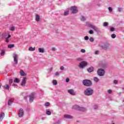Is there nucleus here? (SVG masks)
Wrapping results in <instances>:
<instances>
[{"label": "nucleus", "instance_id": "1", "mask_svg": "<svg viewBox=\"0 0 124 124\" xmlns=\"http://www.w3.org/2000/svg\"><path fill=\"white\" fill-rule=\"evenodd\" d=\"M84 94L87 96H90L93 94V90L91 88H88L84 90Z\"/></svg>", "mask_w": 124, "mask_h": 124}, {"label": "nucleus", "instance_id": "2", "mask_svg": "<svg viewBox=\"0 0 124 124\" xmlns=\"http://www.w3.org/2000/svg\"><path fill=\"white\" fill-rule=\"evenodd\" d=\"M72 108L73 109H75V110H78V111H81L82 112H86V111H87L86 108L80 107L76 105H74Z\"/></svg>", "mask_w": 124, "mask_h": 124}, {"label": "nucleus", "instance_id": "3", "mask_svg": "<svg viewBox=\"0 0 124 124\" xmlns=\"http://www.w3.org/2000/svg\"><path fill=\"white\" fill-rule=\"evenodd\" d=\"M82 83L85 87H91L92 86V81L89 79H84L82 81Z\"/></svg>", "mask_w": 124, "mask_h": 124}, {"label": "nucleus", "instance_id": "4", "mask_svg": "<svg viewBox=\"0 0 124 124\" xmlns=\"http://www.w3.org/2000/svg\"><path fill=\"white\" fill-rule=\"evenodd\" d=\"M102 49L105 50V51H107V50H110L111 49V46H110V44L106 43L103 45L101 46Z\"/></svg>", "mask_w": 124, "mask_h": 124}, {"label": "nucleus", "instance_id": "5", "mask_svg": "<svg viewBox=\"0 0 124 124\" xmlns=\"http://www.w3.org/2000/svg\"><path fill=\"white\" fill-rule=\"evenodd\" d=\"M89 64V63H88V62L86 61H82L79 64L78 66L80 68H85L87 65Z\"/></svg>", "mask_w": 124, "mask_h": 124}, {"label": "nucleus", "instance_id": "6", "mask_svg": "<svg viewBox=\"0 0 124 124\" xmlns=\"http://www.w3.org/2000/svg\"><path fill=\"white\" fill-rule=\"evenodd\" d=\"M88 27H89V28H91V29H93L96 32H100V30H99L98 28L95 27V26L94 25H93L91 24H88Z\"/></svg>", "mask_w": 124, "mask_h": 124}, {"label": "nucleus", "instance_id": "7", "mask_svg": "<svg viewBox=\"0 0 124 124\" xmlns=\"http://www.w3.org/2000/svg\"><path fill=\"white\" fill-rule=\"evenodd\" d=\"M71 13L72 14H76V13H78V8L76 6H72L70 8Z\"/></svg>", "mask_w": 124, "mask_h": 124}, {"label": "nucleus", "instance_id": "8", "mask_svg": "<svg viewBox=\"0 0 124 124\" xmlns=\"http://www.w3.org/2000/svg\"><path fill=\"white\" fill-rule=\"evenodd\" d=\"M13 57L14 58V65L15 66L18 64V55L14 53Z\"/></svg>", "mask_w": 124, "mask_h": 124}, {"label": "nucleus", "instance_id": "9", "mask_svg": "<svg viewBox=\"0 0 124 124\" xmlns=\"http://www.w3.org/2000/svg\"><path fill=\"white\" fill-rule=\"evenodd\" d=\"M97 72L99 76H104V74H105V71H104L103 69H99Z\"/></svg>", "mask_w": 124, "mask_h": 124}, {"label": "nucleus", "instance_id": "10", "mask_svg": "<svg viewBox=\"0 0 124 124\" xmlns=\"http://www.w3.org/2000/svg\"><path fill=\"white\" fill-rule=\"evenodd\" d=\"M29 102H30V103H31L33 102V99H34V93H31L29 95Z\"/></svg>", "mask_w": 124, "mask_h": 124}, {"label": "nucleus", "instance_id": "11", "mask_svg": "<svg viewBox=\"0 0 124 124\" xmlns=\"http://www.w3.org/2000/svg\"><path fill=\"white\" fill-rule=\"evenodd\" d=\"M27 81H28V78H24L22 80L21 86L22 87H25L26 86V84L27 83Z\"/></svg>", "mask_w": 124, "mask_h": 124}, {"label": "nucleus", "instance_id": "12", "mask_svg": "<svg viewBox=\"0 0 124 124\" xmlns=\"http://www.w3.org/2000/svg\"><path fill=\"white\" fill-rule=\"evenodd\" d=\"M24 109L20 108L18 112V117H19V118H22V117L24 116Z\"/></svg>", "mask_w": 124, "mask_h": 124}, {"label": "nucleus", "instance_id": "13", "mask_svg": "<svg viewBox=\"0 0 124 124\" xmlns=\"http://www.w3.org/2000/svg\"><path fill=\"white\" fill-rule=\"evenodd\" d=\"M67 92L71 95H75L76 94V93H75V91L73 89H69Z\"/></svg>", "mask_w": 124, "mask_h": 124}, {"label": "nucleus", "instance_id": "14", "mask_svg": "<svg viewBox=\"0 0 124 124\" xmlns=\"http://www.w3.org/2000/svg\"><path fill=\"white\" fill-rule=\"evenodd\" d=\"M63 117L65 119H73V116L69 114H65Z\"/></svg>", "mask_w": 124, "mask_h": 124}, {"label": "nucleus", "instance_id": "15", "mask_svg": "<svg viewBox=\"0 0 124 124\" xmlns=\"http://www.w3.org/2000/svg\"><path fill=\"white\" fill-rule=\"evenodd\" d=\"M5 115L4 114V112H2L0 114V122H1L2 120H3V118H4V116Z\"/></svg>", "mask_w": 124, "mask_h": 124}, {"label": "nucleus", "instance_id": "16", "mask_svg": "<svg viewBox=\"0 0 124 124\" xmlns=\"http://www.w3.org/2000/svg\"><path fill=\"white\" fill-rule=\"evenodd\" d=\"M35 21H36V22H39L40 21V16H39V15H36Z\"/></svg>", "mask_w": 124, "mask_h": 124}, {"label": "nucleus", "instance_id": "17", "mask_svg": "<svg viewBox=\"0 0 124 124\" xmlns=\"http://www.w3.org/2000/svg\"><path fill=\"white\" fill-rule=\"evenodd\" d=\"M53 32H54L55 35H58L60 34V32L59 31V29L56 28L53 30Z\"/></svg>", "mask_w": 124, "mask_h": 124}, {"label": "nucleus", "instance_id": "18", "mask_svg": "<svg viewBox=\"0 0 124 124\" xmlns=\"http://www.w3.org/2000/svg\"><path fill=\"white\" fill-rule=\"evenodd\" d=\"M19 73H20L21 76H27V74H26L25 72H24V71H23L22 70H20Z\"/></svg>", "mask_w": 124, "mask_h": 124}, {"label": "nucleus", "instance_id": "19", "mask_svg": "<svg viewBox=\"0 0 124 124\" xmlns=\"http://www.w3.org/2000/svg\"><path fill=\"white\" fill-rule=\"evenodd\" d=\"M93 70H94L93 67H90L88 69V71L90 73L93 72Z\"/></svg>", "mask_w": 124, "mask_h": 124}, {"label": "nucleus", "instance_id": "20", "mask_svg": "<svg viewBox=\"0 0 124 124\" xmlns=\"http://www.w3.org/2000/svg\"><path fill=\"white\" fill-rule=\"evenodd\" d=\"M11 37V35L9 34L8 37L5 38V42L7 43H8L9 42V39Z\"/></svg>", "mask_w": 124, "mask_h": 124}, {"label": "nucleus", "instance_id": "21", "mask_svg": "<svg viewBox=\"0 0 124 124\" xmlns=\"http://www.w3.org/2000/svg\"><path fill=\"white\" fill-rule=\"evenodd\" d=\"M76 61H77V62H83V61H84V59L82 57H78L76 59Z\"/></svg>", "mask_w": 124, "mask_h": 124}, {"label": "nucleus", "instance_id": "22", "mask_svg": "<svg viewBox=\"0 0 124 124\" xmlns=\"http://www.w3.org/2000/svg\"><path fill=\"white\" fill-rule=\"evenodd\" d=\"M3 89H5V90H9L10 87H9V85L8 84H5V85H4L3 86Z\"/></svg>", "mask_w": 124, "mask_h": 124}, {"label": "nucleus", "instance_id": "23", "mask_svg": "<svg viewBox=\"0 0 124 124\" xmlns=\"http://www.w3.org/2000/svg\"><path fill=\"white\" fill-rule=\"evenodd\" d=\"M69 14V10H65L64 11L63 16H67Z\"/></svg>", "mask_w": 124, "mask_h": 124}, {"label": "nucleus", "instance_id": "24", "mask_svg": "<svg viewBox=\"0 0 124 124\" xmlns=\"http://www.w3.org/2000/svg\"><path fill=\"white\" fill-rule=\"evenodd\" d=\"M93 80L96 83H98V82H99V78H98L97 77H94Z\"/></svg>", "mask_w": 124, "mask_h": 124}, {"label": "nucleus", "instance_id": "25", "mask_svg": "<svg viewBox=\"0 0 124 124\" xmlns=\"http://www.w3.org/2000/svg\"><path fill=\"white\" fill-rule=\"evenodd\" d=\"M22 96L25 99L27 98L28 97V93H22Z\"/></svg>", "mask_w": 124, "mask_h": 124}, {"label": "nucleus", "instance_id": "26", "mask_svg": "<svg viewBox=\"0 0 124 124\" xmlns=\"http://www.w3.org/2000/svg\"><path fill=\"white\" fill-rule=\"evenodd\" d=\"M29 51H35V47H30L29 48Z\"/></svg>", "mask_w": 124, "mask_h": 124}, {"label": "nucleus", "instance_id": "27", "mask_svg": "<svg viewBox=\"0 0 124 124\" xmlns=\"http://www.w3.org/2000/svg\"><path fill=\"white\" fill-rule=\"evenodd\" d=\"M13 100V99H12L11 100H9L8 101V105L9 106H11V105L12 104V103L13 102L12 101Z\"/></svg>", "mask_w": 124, "mask_h": 124}, {"label": "nucleus", "instance_id": "28", "mask_svg": "<svg viewBox=\"0 0 124 124\" xmlns=\"http://www.w3.org/2000/svg\"><path fill=\"white\" fill-rule=\"evenodd\" d=\"M80 19L82 21V22H85V21H86V17H85L84 16H81Z\"/></svg>", "mask_w": 124, "mask_h": 124}, {"label": "nucleus", "instance_id": "29", "mask_svg": "<svg viewBox=\"0 0 124 124\" xmlns=\"http://www.w3.org/2000/svg\"><path fill=\"white\" fill-rule=\"evenodd\" d=\"M38 51L39 53H44V49L42 48H38Z\"/></svg>", "mask_w": 124, "mask_h": 124}, {"label": "nucleus", "instance_id": "30", "mask_svg": "<svg viewBox=\"0 0 124 124\" xmlns=\"http://www.w3.org/2000/svg\"><path fill=\"white\" fill-rule=\"evenodd\" d=\"M52 84L53 85H54V86H56V85H58V81H57V80L54 79L52 81Z\"/></svg>", "mask_w": 124, "mask_h": 124}, {"label": "nucleus", "instance_id": "31", "mask_svg": "<svg viewBox=\"0 0 124 124\" xmlns=\"http://www.w3.org/2000/svg\"><path fill=\"white\" fill-rule=\"evenodd\" d=\"M4 54H5V50H1L0 56H4Z\"/></svg>", "mask_w": 124, "mask_h": 124}, {"label": "nucleus", "instance_id": "32", "mask_svg": "<svg viewBox=\"0 0 124 124\" xmlns=\"http://www.w3.org/2000/svg\"><path fill=\"white\" fill-rule=\"evenodd\" d=\"M14 83H19L20 80L18 78H16L14 80Z\"/></svg>", "mask_w": 124, "mask_h": 124}, {"label": "nucleus", "instance_id": "33", "mask_svg": "<svg viewBox=\"0 0 124 124\" xmlns=\"http://www.w3.org/2000/svg\"><path fill=\"white\" fill-rule=\"evenodd\" d=\"M108 25H109V23H108V22H105L103 23V26L104 27H108Z\"/></svg>", "mask_w": 124, "mask_h": 124}, {"label": "nucleus", "instance_id": "34", "mask_svg": "<svg viewBox=\"0 0 124 124\" xmlns=\"http://www.w3.org/2000/svg\"><path fill=\"white\" fill-rule=\"evenodd\" d=\"M46 115H48V116H50V115H51V114H52V113L50 111H49V110H47V111H46Z\"/></svg>", "mask_w": 124, "mask_h": 124}, {"label": "nucleus", "instance_id": "35", "mask_svg": "<svg viewBox=\"0 0 124 124\" xmlns=\"http://www.w3.org/2000/svg\"><path fill=\"white\" fill-rule=\"evenodd\" d=\"M89 40L90 42H93V41H94V39L93 37H90Z\"/></svg>", "mask_w": 124, "mask_h": 124}, {"label": "nucleus", "instance_id": "36", "mask_svg": "<svg viewBox=\"0 0 124 124\" xmlns=\"http://www.w3.org/2000/svg\"><path fill=\"white\" fill-rule=\"evenodd\" d=\"M45 106L46 107H48V106H50V103L49 102H46L45 104Z\"/></svg>", "mask_w": 124, "mask_h": 124}, {"label": "nucleus", "instance_id": "37", "mask_svg": "<svg viewBox=\"0 0 124 124\" xmlns=\"http://www.w3.org/2000/svg\"><path fill=\"white\" fill-rule=\"evenodd\" d=\"M108 93H112L113 91L111 89H109L107 91Z\"/></svg>", "mask_w": 124, "mask_h": 124}, {"label": "nucleus", "instance_id": "38", "mask_svg": "<svg viewBox=\"0 0 124 124\" xmlns=\"http://www.w3.org/2000/svg\"><path fill=\"white\" fill-rule=\"evenodd\" d=\"M89 33L90 34H93V31L92 30H90L89 31Z\"/></svg>", "mask_w": 124, "mask_h": 124}, {"label": "nucleus", "instance_id": "39", "mask_svg": "<svg viewBox=\"0 0 124 124\" xmlns=\"http://www.w3.org/2000/svg\"><path fill=\"white\" fill-rule=\"evenodd\" d=\"M10 30L12 31H15V27H11Z\"/></svg>", "mask_w": 124, "mask_h": 124}, {"label": "nucleus", "instance_id": "40", "mask_svg": "<svg viewBox=\"0 0 124 124\" xmlns=\"http://www.w3.org/2000/svg\"><path fill=\"white\" fill-rule=\"evenodd\" d=\"M8 48H13L14 45H9L8 46Z\"/></svg>", "mask_w": 124, "mask_h": 124}, {"label": "nucleus", "instance_id": "41", "mask_svg": "<svg viewBox=\"0 0 124 124\" xmlns=\"http://www.w3.org/2000/svg\"><path fill=\"white\" fill-rule=\"evenodd\" d=\"M108 10H109V12H112V11H113V8H112V7H109Z\"/></svg>", "mask_w": 124, "mask_h": 124}, {"label": "nucleus", "instance_id": "42", "mask_svg": "<svg viewBox=\"0 0 124 124\" xmlns=\"http://www.w3.org/2000/svg\"><path fill=\"white\" fill-rule=\"evenodd\" d=\"M51 50L53 52H56V51H57V48H56V47H52Z\"/></svg>", "mask_w": 124, "mask_h": 124}, {"label": "nucleus", "instance_id": "43", "mask_svg": "<svg viewBox=\"0 0 124 124\" xmlns=\"http://www.w3.org/2000/svg\"><path fill=\"white\" fill-rule=\"evenodd\" d=\"M89 36H86L84 37V40H89Z\"/></svg>", "mask_w": 124, "mask_h": 124}, {"label": "nucleus", "instance_id": "44", "mask_svg": "<svg viewBox=\"0 0 124 124\" xmlns=\"http://www.w3.org/2000/svg\"><path fill=\"white\" fill-rule=\"evenodd\" d=\"M80 52L81 53H86V50H85L84 49H81L80 50Z\"/></svg>", "mask_w": 124, "mask_h": 124}, {"label": "nucleus", "instance_id": "45", "mask_svg": "<svg viewBox=\"0 0 124 124\" xmlns=\"http://www.w3.org/2000/svg\"><path fill=\"white\" fill-rule=\"evenodd\" d=\"M118 81L117 80H114L113 81V84H115V85H117V84H118Z\"/></svg>", "mask_w": 124, "mask_h": 124}, {"label": "nucleus", "instance_id": "46", "mask_svg": "<svg viewBox=\"0 0 124 124\" xmlns=\"http://www.w3.org/2000/svg\"><path fill=\"white\" fill-rule=\"evenodd\" d=\"M111 37H112V38H116V34H111Z\"/></svg>", "mask_w": 124, "mask_h": 124}, {"label": "nucleus", "instance_id": "47", "mask_svg": "<svg viewBox=\"0 0 124 124\" xmlns=\"http://www.w3.org/2000/svg\"><path fill=\"white\" fill-rule=\"evenodd\" d=\"M93 109H94V110H96L98 109V107H97V106H94Z\"/></svg>", "mask_w": 124, "mask_h": 124}, {"label": "nucleus", "instance_id": "48", "mask_svg": "<svg viewBox=\"0 0 124 124\" xmlns=\"http://www.w3.org/2000/svg\"><path fill=\"white\" fill-rule=\"evenodd\" d=\"M9 82V84H12L13 83V79H10Z\"/></svg>", "mask_w": 124, "mask_h": 124}, {"label": "nucleus", "instance_id": "49", "mask_svg": "<svg viewBox=\"0 0 124 124\" xmlns=\"http://www.w3.org/2000/svg\"><path fill=\"white\" fill-rule=\"evenodd\" d=\"M118 11L119 12H122V8H118Z\"/></svg>", "mask_w": 124, "mask_h": 124}, {"label": "nucleus", "instance_id": "50", "mask_svg": "<svg viewBox=\"0 0 124 124\" xmlns=\"http://www.w3.org/2000/svg\"><path fill=\"white\" fill-rule=\"evenodd\" d=\"M60 69L61 70H64V67H63V66H61L60 67Z\"/></svg>", "mask_w": 124, "mask_h": 124}, {"label": "nucleus", "instance_id": "51", "mask_svg": "<svg viewBox=\"0 0 124 124\" xmlns=\"http://www.w3.org/2000/svg\"><path fill=\"white\" fill-rule=\"evenodd\" d=\"M115 31V28H110L111 31Z\"/></svg>", "mask_w": 124, "mask_h": 124}, {"label": "nucleus", "instance_id": "52", "mask_svg": "<svg viewBox=\"0 0 124 124\" xmlns=\"http://www.w3.org/2000/svg\"><path fill=\"white\" fill-rule=\"evenodd\" d=\"M99 53V51H95L94 54L95 55H97V54H98Z\"/></svg>", "mask_w": 124, "mask_h": 124}, {"label": "nucleus", "instance_id": "53", "mask_svg": "<svg viewBox=\"0 0 124 124\" xmlns=\"http://www.w3.org/2000/svg\"><path fill=\"white\" fill-rule=\"evenodd\" d=\"M66 83H68V82H69V78H66Z\"/></svg>", "mask_w": 124, "mask_h": 124}, {"label": "nucleus", "instance_id": "54", "mask_svg": "<svg viewBox=\"0 0 124 124\" xmlns=\"http://www.w3.org/2000/svg\"><path fill=\"white\" fill-rule=\"evenodd\" d=\"M55 76H59V72H56L55 73Z\"/></svg>", "mask_w": 124, "mask_h": 124}, {"label": "nucleus", "instance_id": "55", "mask_svg": "<svg viewBox=\"0 0 124 124\" xmlns=\"http://www.w3.org/2000/svg\"><path fill=\"white\" fill-rule=\"evenodd\" d=\"M13 86H17V85H16V84H14L13 85Z\"/></svg>", "mask_w": 124, "mask_h": 124}, {"label": "nucleus", "instance_id": "56", "mask_svg": "<svg viewBox=\"0 0 124 124\" xmlns=\"http://www.w3.org/2000/svg\"><path fill=\"white\" fill-rule=\"evenodd\" d=\"M59 122V123H61V121H58Z\"/></svg>", "mask_w": 124, "mask_h": 124}, {"label": "nucleus", "instance_id": "57", "mask_svg": "<svg viewBox=\"0 0 124 124\" xmlns=\"http://www.w3.org/2000/svg\"><path fill=\"white\" fill-rule=\"evenodd\" d=\"M123 62H124V61H123Z\"/></svg>", "mask_w": 124, "mask_h": 124}, {"label": "nucleus", "instance_id": "58", "mask_svg": "<svg viewBox=\"0 0 124 124\" xmlns=\"http://www.w3.org/2000/svg\"><path fill=\"white\" fill-rule=\"evenodd\" d=\"M0 88H1V86H0Z\"/></svg>", "mask_w": 124, "mask_h": 124}, {"label": "nucleus", "instance_id": "59", "mask_svg": "<svg viewBox=\"0 0 124 124\" xmlns=\"http://www.w3.org/2000/svg\"><path fill=\"white\" fill-rule=\"evenodd\" d=\"M123 102H124V100H123Z\"/></svg>", "mask_w": 124, "mask_h": 124}]
</instances>
